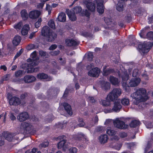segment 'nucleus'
Listing matches in <instances>:
<instances>
[{"instance_id": "nucleus-1", "label": "nucleus", "mask_w": 153, "mask_h": 153, "mask_svg": "<svg viewBox=\"0 0 153 153\" xmlns=\"http://www.w3.org/2000/svg\"><path fill=\"white\" fill-rule=\"evenodd\" d=\"M146 90L144 88H140L131 94V97L135 99V100L134 101V103L138 105L140 102L146 101L148 97L146 95Z\"/></svg>"}, {"instance_id": "nucleus-2", "label": "nucleus", "mask_w": 153, "mask_h": 153, "mask_svg": "<svg viewBox=\"0 0 153 153\" xmlns=\"http://www.w3.org/2000/svg\"><path fill=\"white\" fill-rule=\"evenodd\" d=\"M30 57L32 58H29L27 59V61L29 62H31L28 64L29 67L27 68V73H32L36 72L38 71L39 69L38 68H33L39 63V58L36 57V51H33L30 55Z\"/></svg>"}, {"instance_id": "nucleus-3", "label": "nucleus", "mask_w": 153, "mask_h": 153, "mask_svg": "<svg viewBox=\"0 0 153 153\" xmlns=\"http://www.w3.org/2000/svg\"><path fill=\"white\" fill-rule=\"evenodd\" d=\"M121 90L120 89L114 88L107 95L105 100L102 101V104L103 106H108L110 105L111 101H113L121 95Z\"/></svg>"}, {"instance_id": "nucleus-4", "label": "nucleus", "mask_w": 153, "mask_h": 153, "mask_svg": "<svg viewBox=\"0 0 153 153\" xmlns=\"http://www.w3.org/2000/svg\"><path fill=\"white\" fill-rule=\"evenodd\" d=\"M32 127V125L30 123L23 122L20 125V131L22 133H29L31 130Z\"/></svg>"}, {"instance_id": "nucleus-5", "label": "nucleus", "mask_w": 153, "mask_h": 153, "mask_svg": "<svg viewBox=\"0 0 153 153\" xmlns=\"http://www.w3.org/2000/svg\"><path fill=\"white\" fill-rule=\"evenodd\" d=\"M153 45V43L150 42H144L142 45H139L138 47L143 53L149 52Z\"/></svg>"}, {"instance_id": "nucleus-6", "label": "nucleus", "mask_w": 153, "mask_h": 153, "mask_svg": "<svg viewBox=\"0 0 153 153\" xmlns=\"http://www.w3.org/2000/svg\"><path fill=\"white\" fill-rule=\"evenodd\" d=\"M113 123L116 127L120 129H125L128 127V125H126L125 123L119 118H117L114 120Z\"/></svg>"}, {"instance_id": "nucleus-7", "label": "nucleus", "mask_w": 153, "mask_h": 153, "mask_svg": "<svg viewBox=\"0 0 153 153\" xmlns=\"http://www.w3.org/2000/svg\"><path fill=\"white\" fill-rule=\"evenodd\" d=\"M8 98L9 99V103L10 105L17 106L21 104L20 99L18 97L14 96L10 98L9 96Z\"/></svg>"}, {"instance_id": "nucleus-8", "label": "nucleus", "mask_w": 153, "mask_h": 153, "mask_svg": "<svg viewBox=\"0 0 153 153\" xmlns=\"http://www.w3.org/2000/svg\"><path fill=\"white\" fill-rule=\"evenodd\" d=\"M94 2L97 4V11L100 13L102 14L104 11V7L103 5V0H96Z\"/></svg>"}, {"instance_id": "nucleus-9", "label": "nucleus", "mask_w": 153, "mask_h": 153, "mask_svg": "<svg viewBox=\"0 0 153 153\" xmlns=\"http://www.w3.org/2000/svg\"><path fill=\"white\" fill-rule=\"evenodd\" d=\"M100 73V70L96 67L90 70L88 73V75L92 77H98Z\"/></svg>"}, {"instance_id": "nucleus-10", "label": "nucleus", "mask_w": 153, "mask_h": 153, "mask_svg": "<svg viewBox=\"0 0 153 153\" xmlns=\"http://www.w3.org/2000/svg\"><path fill=\"white\" fill-rule=\"evenodd\" d=\"M140 82V79L139 78L131 79L128 84L129 87H134L137 86Z\"/></svg>"}, {"instance_id": "nucleus-11", "label": "nucleus", "mask_w": 153, "mask_h": 153, "mask_svg": "<svg viewBox=\"0 0 153 153\" xmlns=\"http://www.w3.org/2000/svg\"><path fill=\"white\" fill-rule=\"evenodd\" d=\"M65 43L68 46H76L79 44V42L73 39H67L65 40Z\"/></svg>"}, {"instance_id": "nucleus-12", "label": "nucleus", "mask_w": 153, "mask_h": 153, "mask_svg": "<svg viewBox=\"0 0 153 153\" xmlns=\"http://www.w3.org/2000/svg\"><path fill=\"white\" fill-rule=\"evenodd\" d=\"M29 117V116L27 112H24L20 113L17 117L18 119L20 121H25Z\"/></svg>"}, {"instance_id": "nucleus-13", "label": "nucleus", "mask_w": 153, "mask_h": 153, "mask_svg": "<svg viewBox=\"0 0 153 153\" xmlns=\"http://www.w3.org/2000/svg\"><path fill=\"white\" fill-rule=\"evenodd\" d=\"M96 3L94 2H88L86 4V6L88 10L91 12H94L95 10Z\"/></svg>"}, {"instance_id": "nucleus-14", "label": "nucleus", "mask_w": 153, "mask_h": 153, "mask_svg": "<svg viewBox=\"0 0 153 153\" xmlns=\"http://www.w3.org/2000/svg\"><path fill=\"white\" fill-rule=\"evenodd\" d=\"M66 13L71 21H74L76 20V17L75 15V13H73L71 10L68 9H66Z\"/></svg>"}, {"instance_id": "nucleus-15", "label": "nucleus", "mask_w": 153, "mask_h": 153, "mask_svg": "<svg viewBox=\"0 0 153 153\" xmlns=\"http://www.w3.org/2000/svg\"><path fill=\"white\" fill-rule=\"evenodd\" d=\"M36 80V78L31 75H26L24 77V80L25 83H29L33 82Z\"/></svg>"}, {"instance_id": "nucleus-16", "label": "nucleus", "mask_w": 153, "mask_h": 153, "mask_svg": "<svg viewBox=\"0 0 153 153\" xmlns=\"http://www.w3.org/2000/svg\"><path fill=\"white\" fill-rule=\"evenodd\" d=\"M40 14V11L35 10L31 11L29 15L30 18L31 19H36L39 17Z\"/></svg>"}, {"instance_id": "nucleus-17", "label": "nucleus", "mask_w": 153, "mask_h": 153, "mask_svg": "<svg viewBox=\"0 0 153 153\" xmlns=\"http://www.w3.org/2000/svg\"><path fill=\"white\" fill-rule=\"evenodd\" d=\"M122 108V106L120 104V102L118 101L115 102L112 110L115 112H117L119 111Z\"/></svg>"}, {"instance_id": "nucleus-18", "label": "nucleus", "mask_w": 153, "mask_h": 153, "mask_svg": "<svg viewBox=\"0 0 153 153\" xmlns=\"http://www.w3.org/2000/svg\"><path fill=\"white\" fill-rule=\"evenodd\" d=\"M63 105L68 114L70 115H72V111L70 105L67 103L65 102L63 103Z\"/></svg>"}, {"instance_id": "nucleus-19", "label": "nucleus", "mask_w": 153, "mask_h": 153, "mask_svg": "<svg viewBox=\"0 0 153 153\" xmlns=\"http://www.w3.org/2000/svg\"><path fill=\"white\" fill-rule=\"evenodd\" d=\"M51 32L49 27L47 26H45L42 28V36H47Z\"/></svg>"}, {"instance_id": "nucleus-20", "label": "nucleus", "mask_w": 153, "mask_h": 153, "mask_svg": "<svg viewBox=\"0 0 153 153\" xmlns=\"http://www.w3.org/2000/svg\"><path fill=\"white\" fill-rule=\"evenodd\" d=\"M47 36L48 38V41L51 42L54 40L57 37V35L55 33L51 31Z\"/></svg>"}, {"instance_id": "nucleus-21", "label": "nucleus", "mask_w": 153, "mask_h": 153, "mask_svg": "<svg viewBox=\"0 0 153 153\" xmlns=\"http://www.w3.org/2000/svg\"><path fill=\"white\" fill-rule=\"evenodd\" d=\"M108 139V136L107 135H102L99 137V140L101 144H104L107 142Z\"/></svg>"}, {"instance_id": "nucleus-22", "label": "nucleus", "mask_w": 153, "mask_h": 153, "mask_svg": "<svg viewBox=\"0 0 153 153\" xmlns=\"http://www.w3.org/2000/svg\"><path fill=\"white\" fill-rule=\"evenodd\" d=\"M57 19L59 22H65L66 20L65 14L63 12L60 13Z\"/></svg>"}, {"instance_id": "nucleus-23", "label": "nucleus", "mask_w": 153, "mask_h": 153, "mask_svg": "<svg viewBox=\"0 0 153 153\" xmlns=\"http://www.w3.org/2000/svg\"><path fill=\"white\" fill-rule=\"evenodd\" d=\"M29 29L30 27L28 25H24L22 29L21 33L23 35H27Z\"/></svg>"}, {"instance_id": "nucleus-24", "label": "nucleus", "mask_w": 153, "mask_h": 153, "mask_svg": "<svg viewBox=\"0 0 153 153\" xmlns=\"http://www.w3.org/2000/svg\"><path fill=\"white\" fill-rule=\"evenodd\" d=\"M103 75L104 76H106L114 72V70L112 69H106L105 67L103 69Z\"/></svg>"}, {"instance_id": "nucleus-25", "label": "nucleus", "mask_w": 153, "mask_h": 153, "mask_svg": "<svg viewBox=\"0 0 153 153\" xmlns=\"http://www.w3.org/2000/svg\"><path fill=\"white\" fill-rule=\"evenodd\" d=\"M67 140L65 139H63L59 142L58 144V147L59 149H62L63 150L64 149L65 147V143Z\"/></svg>"}, {"instance_id": "nucleus-26", "label": "nucleus", "mask_w": 153, "mask_h": 153, "mask_svg": "<svg viewBox=\"0 0 153 153\" xmlns=\"http://www.w3.org/2000/svg\"><path fill=\"white\" fill-rule=\"evenodd\" d=\"M124 2L119 1L117 5V9L119 11H122L124 7Z\"/></svg>"}, {"instance_id": "nucleus-27", "label": "nucleus", "mask_w": 153, "mask_h": 153, "mask_svg": "<svg viewBox=\"0 0 153 153\" xmlns=\"http://www.w3.org/2000/svg\"><path fill=\"white\" fill-rule=\"evenodd\" d=\"M21 40V38L20 36H17L14 37L13 40V45L15 46L18 45L20 43Z\"/></svg>"}, {"instance_id": "nucleus-28", "label": "nucleus", "mask_w": 153, "mask_h": 153, "mask_svg": "<svg viewBox=\"0 0 153 153\" xmlns=\"http://www.w3.org/2000/svg\"><path fill=\"white\" fill-rule=\"evenodd\" d=\"M119 76L121 78L122 80L123 81H126L128 79L129 76L126 71L122 72L121 74L119 75Z\"/></svg>"}, {"instance_id": "nucleus-29", "label": "nucleus", "mask_w": 153, "mask_h": 153, "mask_svg": "<svg viewBox=\"0 0 153 153\" xmlns=\"http://www.w3.org/2000/svg\"><path fill=\"white\" fill-rule=\"evenodd\" d=\"M27 93H24L22 94L20 97V102L22 105H24L26 103L25 100V98L27 96Z\"/></svg>"}, {"instance_id": "nucleus-30", "label": "nucleus", "mask_w": 153, "mask_h": 153, "mask_svg": "<svg viewBox=\"0 0 153 153\" xmlns=\"http://www.w3.org/2000/svg\"><path fill=\"white\" fill-rule=\"evenodd\" d=\"M106 133L110 136H113L115 135L117 131L113 129H112L110 127H108L106 129Z\"/></svg>"}, {"instance_id": "nucleus-31", "label": "nucleus", "mask_w": 153, "mask_h": 153, "mask_svg": "<svg viewBox=\"0 0 153 153\" xmlns=\"http://www.w3.org/2000/svg\"><path fill=\"white\" fill-rule=\"evenodd\" d=\"M140 123V121L135 120H133L129 124V126L131 127L135 128L139 126Z\"/></svg>"}, {"instance_id": "nucleus-32", "label": "nucleus", "mask_w": 153, "mask_h": 153, "mask_svg": "<svg viewBox=\"0 0 153 153\" xmlns=\"http://www.w3.org/2000/svg\"><path fill=\"white\" fill-rule=\"evenodd\" d=\"M109 80L111 83L113 85H116L118 83V79L113 76H110Z\"/></svg>"}, {"instance_id": "nucleus-33", "label": "nucleus", "mask_w": 153, "mask_h": 153, "mask_svg": "<svg viewBox=\"0 0 153 153\" xmlns=\"http://www.w3.org/2000/svg\"><path fill=\"white\" fill-rule=\"evenodd\" d=\"M110 84L107 82H104L102 84V88L105 90L108 89L110 88Z\"/></svg>"}, {"instance_id": "nucleus-34", "label": "nucleus", "mask_w": 153, "mask_h": 153, "mask_svg": "<svg viewBox=\"0 0 153 153\" xmlns=\"http://www.w3.org/2000/svg\"><path fill=\"white\" fill-rule=\"evenodd\" d=\"M21 16L22 19L24 20H26L28 18V14L27 13V11L25 10H23L21 12Z\"/></svg>"}, {"instance_id": "nucleus-35", "label": "nucleus", "mask_w": 153, "mask_h": 153, "mask_svg": "<svg viewBox=\"0 0 153 153\" xmlns=\"http://www.w3.org/2000/svg\"><path fill=\"white\" fill-rule=\"evenodd\" d=\"M37 77L38 78L40 79H47L48 77V76L45 74L42 73L38 74Z\"/></svg>"}, {"instance_id": "nucleus-36", "label": "nucleus", "mask_w": 153, "mask_h": 153, "mask_svg": "<svg viewBox=\"0 0 153 153\" xmlns=\"http://www.w3.org/2000/svg\"><path fill=\"white\" fill-rule=\"evenodd\" d=\"M121 102L122 105L124 106L128 105L129 104V101L128 99L123 98L121 100Z\"/></svg>"}, {"instance_id": "nucleus-37", "label": "nucleus", "mask_w": 153, "mask_h": 153, "mask_svg": "<svg viewBox=\"0 0 153 153\" xmlns=\"http://www.w3.org/2000/svg\"><path fill=\"white\" fill-rule=\"evenodd\" d=\"M82 10V9L80 7L77 6L74 8L73 11L74 13L77 14L80 13Z\"/></svg>"}, {"instance_id": "nucleus-38", "label": "nucleus", "mask_w": 153, "mask_h": 153, "mask_svg": "<svg viewBox=\"0 0 153 153\" xmlns=\"http://www.w3.org/2000/svg\"><path fill=\"white\" fill-rule=\"evenodd\" d=\"M6 139L9 141H11L13 138V136L12 134H11L6 133L5 135H4Z\"/></svg>"}, {"instance_id": "nucleus-39", "label": "nucleus", "mask_w": 153, "mask_h": 153, "mask_svg": "<svg viewBox=\"0 0 153 153\" xmlns=\"http://www.w3.org/2000/svg\"><path fill=\"white\" fill-rule=\"evenodd\" d=\"M23 74V71L20 70L16 71L15 73V75L16 77H21Z\"/></svg>"}, {"instance_id": "nucleus-40", "label": "nucleus", "mask_w": 153, "mask_h": 153, "mask_svg": "<svg viewBox=\"0 0 153 153\" xmlns=\"http://www.w3.org/2000/svg\"><path fill=\"white\" fill-rule=\"evenodd\" d=\"M78 120L79 123L77 126L78 127H82L85 125V123L83 121L82 118H79L78 119Z\"/></svg>"}, {"instance_id": "nucleus-41", "label": "nucleus", "mask_w": 153, "mask_h": 153, "mask_svg": "<svg viewBox=\"0 0 153 153\" xmlns=\"http://www.w3.org/2000/svg\"><path fill=\"white\" fill-rule=\"evenodd\" d=\"M48 25L52 29H54L55 28V24L53 20H51L49 21L48 23Z\"/></svg>"}, {"instance_id": "nucleus-42", "label": "nucleus", "mask_w": 153, "mask_h": 153, "mask_svg": "<svg viewBox=\"0 0 153 153\" xmlns=\"http://www.w3.org/2000/svg\"><path fill=\"white\" fill-rule=\"evenodd\" d=\"M146 38L150 40H153V32L150 31L148 32L146 35Z\"/></svg>"}, {"instance_id": "nucleus-43", "label": "nucleus", "mask_w": 153, "mask_h": 153, "mask_svg": "<svg viewBox=\"0 0 153 153\" xmlns=\"http://www.w3.org/2000/svg\"><path fill=\"white\" fill-rule=\"evenodd\" d=\"M129 39L130 44H129V45L130 46H134L135 44V38L130 36L129 38Z\"/></svg>"}, {"instance_id": "nucleus-44", "label": "nucleus", "mask_w": 153, "mask_h": 153, "mask_svg": "<svg viewBox=\"0 0 153 153\" xmlns=\"http://www.w3.org/2000/svg\"><path fill=\"white\" fill-rule=\"evenodd\" d=\"M42 21V19L41 18L39 19L38 21L36 22L35 24V27L36 28H38L39 27L41 24V22Z\"/></svg>"}, {"instance_id": "nucleus-45", "label": "nucleus", "mask_w": 153, "mask_h": 153, "mask_svg": "<svg viewBox=\"0 0 153 153\" xmlns=\"http://www.w3.org/2000/svg\"><path fill=\"white\" fill-rule=\"evenodd\" d=\"M49 145V143L48 142H44L41 143L39 145V147L41 148H45L48 146Z\"/></svg>"}, {"instance_id": "nucleus-46", "label": "nucleus", "mask_w": 153, "mask_h": 153, "mask_svg": "<svg viewBox=\"0 0 153 153\" xmlns=\"http://www.w3.org/2000/svg\"><path fill=\"white\" fill-rule=\"evenodd\" d=\"M138 70L137 69H135L133 71L132 76L133 77H136L138 75Z\"/></svg>"}, {"instance_id": "nucleus-47", "label": "nucleus", "mask_w": 153, "mask_h": 153, "mask_svg": "<svg viewBox=\"0 0 153 153\" xmlns=\"http://www.w3.org/2000/svg\"><path fill=\"white\" fill-rule=\"evenodd\" d=\"M88 59L89 61L92 60L93 58V55L92 52H89L88 53L87 55Z\"/></svg>"}, {"instance_id": "nucleus-48", "label": "nucleus", "mask_w": 153, "mask_h": 153, "mask_svg": "<svg viewBox=\"0 0 153 153\" xmlns=\"http://www.w3.org/2000/svg\"><path fill=\"white\" fill-rule=\"evenodd\" d=\"M35 46L34 44H30L28 45L27 47V48L28 50H30L32 49H35Z\"/></svg>"}, {"instance_id": "nucleus-49", "label": "nucleus", "mask_w": 153, "mask_h": 153, "mask_svg": "<svg viewBox=\"0 0 153 153\" xmlns=\"http://www.w3.org/2000/svg\"><path fill=\"white\" fill-rule=\"evenodd\" d=\"M105 21L107 25H108L111 24L112 22V19L107 18H105Z\"/></svg>"}, {"instance_id": "nucleus-50", "label": "nucleus", "mask_w": 153, "mask_h": 153, "mask_svg": "<svg viewBox=\"0 0 153 153\" xmlns=\"http://www.w3.org/2000/svg\"><path fill=\"white\" fill-rule=\"evenodd\" d=\"M22 52L23 51L22 49H21L17 53L14 58V59L15 60L17 58L19 57L22 54Z\"/></svg>"}, {"instance_id": "nucleus-51", "label": "nucleus", "mask_w": 153, "mask_h": 153, "mask_svg": "<svg viewBox=\"0 0 153 153\" xmlns=\"http://www.w3.org/2000/svg\"><path fill=\"white\" fill-rule=\"evenodd\" d=\"M22 25V22H20L14 26V28L16 29H18L20 30L21 29Z\"/></svg>"}, {"instance_id": "nucleus-52", "label": "nucleus", "mask_w": 153, "mask_h": 153, "mask_svg": "<svg viewBox=\"0 0 153 153\" xmlns=\"http://www.w3.org/2000/svg\"><path fill=\"white\" fill-rule=\"evenodd\" d=\"M77 149L75 147H71L69 149L70 152L71 153H76L77 152Z\"/></svg>"}, {"instance_id": "nucleus-53", "label": "nucleus", "mask_w": 153, "mask_h": 153, "mask_svg": "<svg viewBox=\"0 0 153 153\" xmlns=\"http://www.w3.org/2000/svg\"><path fill=\"white\" fill-rule=\"evenodd\" d=\"M46 10L48 11V14H50L51 13L52 7L49 4H47Z\"/></svg>"}, {"instance_id": "nucleus-54", "label": "nucleus", "mask_w": 153, "mask_h": 153, "mask_svg": "<svg viewBox=\"0 0 153 153\" xmlns=\"http://www.w3.org/2000/svg\"><path fill=\"white\" fill-rule=\"evenodd\" d=\"M146 31L144 29H143V30H141V33H139V35L141 37L143 38H145L144 37V35L145 34Z\"/></svg>"}, {"instance_id": "nucleus-55", "label": "nucleus", "mask_w": 153, "mask_h": 153, "mask_svg": "<svg viewBox=\"0 0 153 153\" xmlns=\"http://www.w3.org/2000/svg\"><path fill=\"white\" fill-rule=\"evenodd\" d=\"M60 51L59 50H57L53 51L51 52V54L52 55H56L59 53Z\"/></svg>"}, {"instance_id": "nucleus-56", "label": "nucleus", "mask_w": 153, "mask_h": 153, "mask_svg": "<svg viewBox=\"0 0 153 153\" xmlns=\"http://www.w3.org/2000/svg\"><path fill=\"white\" fill-rule=\"evenodd\" d=\"M119 135L122 138H124L127 137V134L125 132H122Z\"/></svg>"}, {"instance_id": "nucleus-57", "label": "nucleus", "mask_w": 153, "mask_h": 153, "mask_svg": "<svg viewBox=\"0 0 153 153\" xmlns=\"http://www.w3.org/2000/svg\"><path fill=\"white\" fill-rule=\"evenodd\" d=\"M146 126L148 128H152L153 127V123L151 122H149L146 124Z\"/></svg>"}, {"instance_id": "nucleus-58", "label": "nucleus", "mask_w": 153, "mask_h": 153, "mask_svg": "<svg viewBox=\"0 0 153 153\" xmlns=\"http://www.w3.org/2000/svg\"><path fill=\"white\" fill-rule=\"evenodd\" d=\"M10 118L12 120H14L16 119V117L14 116L13 113L10 114Z\"/></svg>"}, {"instance_id": "nucleus-59", "label": "nucleus", "mask_w": 153, "mask_h": 153, "mask_svg": "<svg viewBox=\"0 0 153 153\" xmlns=\"http://www.w3.org/2000/svg\"><path fill=\"white\" fill-rule=\"evenodd\" d=\"M57 48V45L55 44L51 45L49 48V49L50 50H53Z\"/></svg>"}, {"instance_id": "nucleus-60", "label": "nucleus", "mask_w": 153, "mask_h": 153, "mask_svg": "<svg viewBox=\"0 0 153 153\" xmlns=\"http://www.w3.org/2000/svg\"><path fill=\"white\" fill-rule=\"evenodd\" d=\"M39 54L41 56H45L46 55V53L44 51H39Z\"/></svg>"}, {"instance_id": "nucleus-61", "label": "nucleus", "mask_w": 153, "mask_h": 153, "mask_svg": "<svg viewBox=\"0 0 153 153\" xmlns=\"http://www.w3.org/2000/svg\"><path fill=\"white\" fill-rule=\"evenodd\" d=\"M10 77V74H7L4 76L3 77V79L4 80H7L9 79Z\"/></svg>"}, {"instance_id": "nucleus-62", "label": "nucleus", "mask_w": 153, "mask_h": 153, "mask_svg": "<svg viewBox=\"0 0 153 153\" xmlns=\"http://www.w3.org/2000/svg\"><path fill=\"white\" fill-rule=\"evenodd\" d=\"M88 100L91 102L92 103H94L95 102V100L94 99V98L92 97H89Z\"/></svg>"}, {"instance_id": "nucleus-63", "label": "nucleus", "mask_w": 153, "mask_h": 153, "mask_svg": "<svg viewBox=\"0 0 153 153\" xmlns=\"http://www.w3.org/2000/svg\"><path fill=\"white\" fill-rule=\"evenodd\" d=\"M36 32H33L30 35L29 38L32 39L35 36V35Z\"/></svg>"}, {"instance_id": "nucleus-64", "label": "nucleus", "mask_w": 153, "mask_h": 153, "mask_svg": "<svg viewBox=\"0 0 153 153\" xmlns=\"http://www.w3.org/2000/svg\"><path fill=\"white\" fill-rule=\"evenodd\" d=\"M68 90L66 88L64 94L63 96V97L64 98L66 97L68 94Z\"/></svg>"}]
</instances>
